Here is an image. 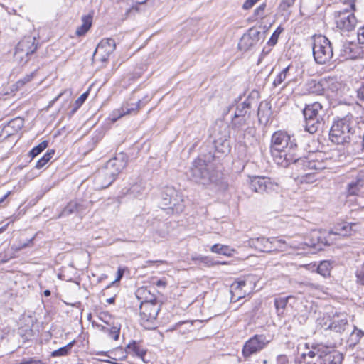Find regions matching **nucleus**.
<instances>
[{
	"mask_svg": "<svg viewBox=\"0 0 364 364\" xmlns=\"http://www.w3.org/2000/svg\"><path fill=\"white\" fill-rule=\"evenodd\" d=\"M331 269V263L328 261H323L318 266L317 272L318 274L326 277L330 275Z\"/></svg>",
	"mask_w": 364,
	"mask_h": 364,
	"instance_id": "obj_41",
	"label": "nucleus"
},
{
	"mask_svg": "<svg viewBox=\"0 0 364 364\" xmlns=\"http://www.w3.org/2000/svg\"><path fill=\"white\" fill-rule=\"evenodd\" d=\"M312 48L314 60L318 64H325L333 58L332 45L326 36H315Z\"/></svg>",
	"mask_w": 364,
	"mask_h": 364,
	"instance_id": "obj_6",
	"label": "nucleus"
},
{
	"mask_svg": "<svg viewBox=\"0 0 364 364\" xmlns=\"http://www.w3.org/2000/svg\"><path fill=\"white\" fill-rule=\"evenodd\" d=\"M127 349L129 353H134L144 362H146L144 357L146 354V351L144 348H142L138 343H136V341H132V343H129L127 346Z\"/></svg>",
	"mask_w": 364,
	"mask_h": 364,
	"instance_id": "obj_30",
	"label": "nucleus"
},
{
	"mask_svg": "<svg viewBox=\"0 0 364 364\" xmlns=\"http://www.w3.org/2000/svg\"><path fill=\"white\" fill-rule=\"evenodd\" d=\"M246 285L245 280L235 281L232 285L231 289L232 291L242 289Z\"/></svg>",
	"mask_w": 364,
	"mask_h": 364,
	"instance_id": "obj_53",
	"label": "nucleus"
},
{
	"mask_svg": "<svg viewBox=\"0 0 364 364\" xmlns=\"http://www.w3.org/2000/svg\"><path fill=\"white\" fill-rule=\"evenodd\" d=\"M360 185L358 182H353L349 183L348 186V193L349 196L358 195V192L360 189Z\"/></svg>",
	"mask_w": 364,
	"mask_h": 364,
	"instance_id": "obj_49",
	"label": "nucleus"
},
{
	"mask_svg": "<svg viewBox=\"0 0 364 364\" xmlns=\"http://www.w3.org/2000/svg\"><path fill=\"white\" fill-rule=\"evenodd\" d=\"M92 17L90 15L83 16L82 17V24L76 30V35L81 36L85 35L92 26Z\"/></svg>",
	"mask_w": 364,
	"mask_h": 364,
	"instance_id": "obj_31",
	"label": "nucleus"
},
{
	"mask_svg": "<svg viewBox=\"0 0 364 364\" xmlns=\"http://www.w3.org/2000/svg\"><path fill=\"white\" fill-rule=\"evenodd\" d=\"M363 336V333L360 330H358L355 326L354 327V330L351 333V339H353L355 337V342H358L361 336Z\"/></svg>",
	"mask_w": 364,
	"mask_h": 364,
	"instance_id": "obj_56",
	"label": "nucleus"
},
{
	"mask_svg": "<svg viewBox=\"0 0 364 364\" xmlns=\"http://www.w3.org/2000/svg\"><path fill=\"white\" fill-rule=\"evenodd\" d=\"M277 364H289V359L286 355H279L277 357Z\"/></svg>",
	"mask_w": 364,
	"mask_h": 364,
	"instance_id": "obj_57",
	"label": "nucleus"
},
{
	"mask_svg": "<svg viewBox=\"0 0 364 364\" xmlns=\"http://www.w3.org/2000/svg\"><path fill=\"white\" fill-rule=\"evenodd\" d=\"M248 119L249 117H237L234 115L231 122L232 128L237 132V134L240 133L246 125Z\"/></svg>",
	"mask_w": 364,
	"mask_h": 364,
	"instance_id": "obj_34",
	"label": "nucleus"
},
{
	"mask_svg": "<svg viewBox=\"0 0 364 364\" xmlns=\"http://www.w3.org/2000/svg\"><path fill=\"white\" fill-rule=\"evenodd\" d=\"M250 102L248 99L245 100L243 102L237 105L235 116L250 117Z\"/></svg>",
	"mask_w": 364,
	"mask_h": 364,
	"instance_id": "obj_29",
	"label": "nucleus"
},
{
	"mask_svg": "<svg viewBox=\"0 0 364 364\" xmlns=\"http://www.w3.org/2000/svg\"><path fill=\"white\" fill-rule=\"evenodd\" d=\"M150 100L149 95L145 96L142 100H139L136 103L126 104L120 109L113 112L112 120L117 121V119L126 114H135L141 107L144 106Z\"/></svg>",
	"mask_w": 364,
	"mask_h": 364,
	"instance_id": "obj_15",
	"label": "nucleus"
},
{
	"mask_svg": "<svg viewBox=\"0 0 364 364\" xmlns=\"http://www.w3.org/2000/svg\"><path fill=\"white\" fill-rule=\"evenodd\" d=\"M297 144L294 137L283 131L275 132L271 139L270 151L274 161L287 167L296 158Z\"/></svg>",
	"mask_w": 364,
	"mask_h": 364,
	"instance_id": "obj_1",
	"label": "nucleus"
},
{
	"mask_svg": "<svg viewBox=\"0 0 364 364\" xmlns=\"http://www.w3.org/2000/svg\"><path fill=\"white\" fill-rule=\"evenodd\" d=\"M156 285L157 287H165L166 285V282L162 279H159L156 282Z\"/></svg>",
	"mask_w": 364,
	"mask_h": 364,
	"instance_id": "obj_60",
	"label": "nucleus"
},
{
	"mask_svg": "<svg viewBox=\"0 0 364 364\" xmlns=\"http://www.w3.org/2000/svg\"><path fill=\"white\" fill-rule=\"evenodd\" d=\"M357 36L359 43L364 44V26L358 30Z\"/></svg>",
	"mask_w": 364,
	"mask_h": 364,
	"instance_id": "obj_58",
	"label": "nucleus"
},
{
	"mask_svg": "<svg viewBox=\"0 0 364 364\" xmlns=\"http://www.w3.org/2000/svg\"><path fill=\"white\" fill-rule=\"evenodd\" d=\"M319 364H341L343 359V354L338 351L323 353L320 358Z\"/></svg>",
	"mask_w": 364,
	"mask_h": 364,
	"instance_id": "obj_22",
	"label": "nucleus"
},
{
	"mask_svg": "<svg viewBox=\"0 0 364 364\" xmlns=\"http://www.w3.org/2000/svg\"><path fill=\"white\" fill-rule=\"evenodd\" d=\"M321 152H313L306 157L296 156L293 164L304 171H321L326 168L325 162L322 159Z\"/></svg>",
	"mask_w": 364,
	"mask_h": 364,
	"instance_id": "obj_8",
	"label": "nucleus"
},
{
	"mask_svg": "<svg viewBox=\"0 0 364 364\" xmlns=\"http://www.w3.org/2000/svg\"><path fill=\"white\" fill-rule=\"evenodd\" d=\"M249 243L251 247H255L260 252H271V245L269 238H266L264 237L253 238L249 241Z\"/></svg>",
	"mask_w": 364,
	"mask_h": 364,
	"instance_id": "obj_23",
	"label": "nucleus"
},
{
	"mask_svg": "<svg viewBox=\"0 0 364 364\" xmlns=\"http://www.w3.org/2000/svg\"><path fill=\"white\" fill-rule=\"evenodd\" d=\"M272 114L271 105L269 102L262 101L258 107L257 116L259 122L266 125L269 121Z\"/></svg>",
	"mask_w": 364,
	"mask_h": 364,
	"instance_id": "obj_20",
	"label": "nucleus"
},
{
	"mask_svg": "<svg viewBox=\"0 0 364 364\" xmlns=\"http://www.w3.org/2000/svg\"><path fill=\"white\" fill-rule=\"evenodd\" d=\"M293 296H287L286 297H278L274 299V306L277 309L278 315L284 314V309L289 299H293Z\"/></svg>",
	"mask_w": 364,
	"mask_h": 364,
	"instance_id": "obj_35",
	"label": "nucleus"
},
{
	"mask_svg": "<svg viewBox=\"0 0 364 364\" xmlns=\"http://www.w3.org/2000/svg\"><path fill=\"white\" fill-rule=\"evenodd\" d=\"M115 179L116 177L103 166L96 173L95 183L97 188L103 189L109 186Z\"/></svg>",
	"mask_w": 364,
	"mask_h": 364,
	"instance_id": "obj_19",
	"label": "nucleus"
},
{
	"mask_svg": "<svg viewBox=\"0 0 364 364\" xmlns=\"http://www.w3.org/2000/svg\"><path fill=\"white\" fill-rule=\"evenodd\" d=\"M23 119L20 117H17L11 120L6 127V128L12 129L14 132H18L23 127Z\"/></svg>",
	"mask_w": 364,
	"mask_h": 364,
	"instance_id": "obj_43",
	"label": "nucleus"
},
{
	"mask_svg": "<svg viewBox=\"0 0 364 364\" xmlns=\"http://www.w3.org/2000/svg\"><path fill=\"white\" fill-rule=\"evenodd\" d=\"M211 251L214 253L221 254L225 256H232V252H235L234 249H231L227 245L220 244H215L211 247Z\"/></svg>",
	"mask_w": 364,
	"mask_h": 364,
	"instance_id": "obj_36",
	"label": "nucleus"
},
{
	"mask_svg": "<svg viewBox=\"0 0 364 364\" xmlns=\"http://www.w3.org/2000/svg\"><path fill=\"white\" fill-rule=\"evenodd\" d=\"M77 200L69 202L67 205L62 210L57 218L67 217L71 214L76 213Z\"/></svg>",
	"mask_w": 364,
	"mask_h": 364,
	"instance_id": "obj_39",
	"label": "nucleus"
},
{
	"mask_svg": "<svg viewBox=\"0 0 364 364\" xmlns=\"http://www.w3.org/2000/svg\"><path fill=\"white\" fill-rule=\"evenodd\" d=\"M323 351L321 350L320 346H312V349L309 350L307 353H303L301 356L305 358L309 356L311 358L318 356L319 358L322 357Z\"/></svg>",
	"mask_w": 364,
	"mask_h": 364,
	"instance_id": "obj_45",
	"label": "nucleus"
},
{
	"mask_svg": "<svg viewBox=\"0 0 364 364\" xmlns=\"http://www.w3.org/2000/svg\"><path fill=\"white\" fill-rule=\"evenodd\" d=\"M326 83V88L335 95H338L343 88V85L335 78H329Z\"/></svg>",
	"mask_w": 364,
	"mask_h": 364,
	"instance_id": "obj_33",
	"label": "nucleus"
},
{
	"mask_svg": "<svg viewBox=\"0 0 364 364\" xmlns=\"http://www.w3.org/2000/svg\"><path fill=\"white\" fill-rule=\"evenodd\" d=\"M356 223L343 222L337 224L334 228L333 233L341 236H347L351 235L352 232H355L358 227Z\"/></svg>",
	"mask_w": 364,
	"mask_h": 364,
	"instance_id": "obj_21",
	"label": "nucleus"
},
{
	"mask_svg": "<svg viewBox=\"0 0 364 364\" xmlns=\"http://www.w3.org/2000/svg\"><path fill=\"white\" fill-rule=\"evenodd\" d=\"M262 33L257 28H252L248 32L244 34L239 43V47L241 50H247L257 44L260 40Z\"/></svg>",
	"mask_w": 364,
	"mask_h": 364,
	"instance_id": "obj_18",
	"label": "nucleus"
},
{
	"mask_svg": "<svg viewBox=\"0 0 364 364\" xmlns=\"http://www.w3.org/2000/svg\"><path fill=\"white\" fill-rule=\"evenodd\" d=\"M188 176L196 183L205 187L218 186L220 178V173L213 168L212 164L200 157L192 163Z\"/></svg>",
	"mask_w": 364,
	"mask_h": 364,
	"instance_id": "obj_2",
	"label": "nucleus"
},
{
	"mask_svg": "<svg viewBox=\"0 0 364 364\" xmlns=\"http://www.w3.org/2000/svg\"><path fill=\"white\" fill-rule=\"evenodd\" d=\"M75 344V341H72L68 343L66 346H63L58 350H55L51 353L52 357H62L70 354L72 348Z\"/></svg>",
	"mask_w": 364,
	"mask_h": 364,
	"instance_id": "obj_37",
	"label": "nucleus"
},
{
	"mask_svg": "<svg viewBox=\"0 0 364 364\" xmlns=\"http://www.w3.org/2000/svg\"><path fill=\"white\" fill-rule=\"evenodd\" d=\"M354 123L353 116L350 114L333 122L331 127L329 138L336 144H343L350 140L352 127Z\"/></svg>",
	"mask_w": 364,
	"mask_h": 364,
	"instance_id": "obj_3",
	"label": "nucleus"
},
{
	"mask_svg": "<svg viewBox=\"0 0 364 364\" xmlns=\"http://www.w3.org/2000/svg\"><path fill=\"white\" fill-rule=\"evenodd\" d=\"M101 329L104 332L107 333L109 336L114 341H117L119 339L120 325H114L112 327L102 326Z\"/></svg>",
	"mask_w": 364,
	"mask_h": 364,
	"instance_id": "obj_40",
	"label": "nucleus"
},
{
	"mask_svg": "<svg viewBox=\"0 0 364 364\" xmlns=\"http://www.w3.org/2000/svg\"><path fill=\"white\" fill-rule=\"evenodd\" d=\"M356 282L364 286V262L358 267L355 272Z\"/></svg>",
	"mask_w": 364,
	"mask_h": 364,
	"instance_id": "obj_47",
	"label": "nucleus"
},
{
	"mask_svg": "<svg viewBox=\"0 0 364 364\" xmlns=\"http://www.w3.org/2000/svg\"><path fill=\"white\" fill-rule=\"evenodd\" d=\"M55 151L53 149L48 150L46 154L43 155V157H41L36 164V168L38 169H40L43 168L52 158L53 155L54 154Z\"/></svg>",
	"mask_w": 364,
	"mask_h": 364,
	"instance_id": "obj_42",
	"label": "nucleus"
},
{
	"mask_svg": "<svg viewBox=\"0 0 364 364\" xmlns=\"http://www.w3.org/2000/svg\"><path fill=\"white\" fill-rule=\"evenodd\" d=\"M36 49V38L31 36L25 37L17 44L14 57L20 63H26L28 60V56L33 54Z\"/></svg>",
	"mask_w": 364,
	"mask_h": 364,
	"instance_id": "obj_12",
	"label": "nucleus"
},
{
	"mask_svg": "<svg viewBox=\"0 0 364 364\" xmlns=\"http://www.w3.org/2000/svg\"><path fill=\"white\" fill-rule=\"evenodd\" d=\"M177 190L173 186H166L161 193V205L164 209H167L171 204V200L177 194Z\"/></svg>",
	"mask_w": 364,
	"mask_h": 364,
	"instance_id": "obj_24",
	"label": "nucleus"
},
{
	"mask_svg": "<svg viewBox=\"0 0 364 364\" xmlns=\"http://www.w3.org/2000/svg\"><path fill=\"white\" fill-rule=\"evenodd\" d=\"M350 9H344L334 12L336 27L343 31H353L357 23V19L352 12L355 11V4H351Z\"/></svg>",
	"mask_w": 364,
	"mask_h": 364,
	"instance_id": "obj_9",
	"label": "nucleus"
},
{
	"mask_svg": "<svg viewBox=\"0 0 364 364\" xmlns=\"http://www.w3.org/2000/svg\"><path fill=\"white\" fill-rule=\"evenodd\" d=\"M185 208L184 199L183 195L178 191L177 194L171 200V204L167 209H171L176 213H180L183 211Z\"/></svg>",
	"mask_w": 364,
	"mask_h": 364,
	"instance_id": "obj_25",
	"label": "nucleus"
},
{
	"mask_svg": "<svg viewBox=\"0 0 364 364\" xmlns=\"http://www.w3.org/2000/svg\"><path fill=\"white\" fill-rule=\"evenodd\" d=\"M145 188L142 181L136 182L131 186V187L123 192L124 194L130 195L134 198H139L144 194Z\"/></svg>",
	"mask_w": 364,
	"mask_h": 364,
	"instance_id": "obj_27",
	"label": "nucleus"
},
{
	"mask_svg": "<svg viewBox=\"0 0 364 364\" xmlns=\"http://www.w3.org/2000/svg\"><path fill=\"white\" fill-rule=\"evenodd\" d=\"M283 31V28H281L280 26L278 27L275 31L272 34L269 41L267 42V44L269 46H274L277 44V41H278V38H279V36L280 35V33L282 32Z\"/></svg>",
	"mask_w": 364,
	"mask_h": 364,
	"instance_id": "obj_48",
	"label": "nucleus"
},
{
	"mask_svg": "<svg viewBox=\"0 0 364 364\" xmlns=\"http://www.w3.org/2000/svg\"><path fill=\"white\" fill-rule=\"evenodd\" d=\"M266 9V4L263 3L260 4L254 11V16L256 18H264V10Z\"/></svg>",
	"mask_w": 364,
	"mask_h": 364,
	"instance_id": "obj_50",
	"label": "nucleus"
},
{
	"mask_svg": "<svg viewBox=\"0 0 364 364\" xmlns=\"http://www.w3.org/2000/svg\"><path fill=\"white\" fill-rule=\"evenodd\" d=\"M295 0H282L279 4V8L282 10H287L294 4Z\"/></svg>",
	"mask_w": 364,
	"mask_h": 364,
	"instance_id": "obj_54",
	"label": "nucleus"
},
{
	"mask_svg": "<svg viewBox=\"0 0 364 364\" xmlns=\"http://www.w3.org/2000/svg\"><path fill=\"white\" fill-rule=\"evenodd\" d=\"M318 232L314 231L311 233V240L310 243L301 242L294 240L291 237H286L287 251L290 250H306V247H313L317 250H321L323 245H328L325 238L318 235Z\"/></svg>",
	"mask_w": 364,
	"mask_h": 364,
	"instance_id": "obj_11",
	"label": "nucleus"
},
{
	"mask_svg": "<svg viewBox=\"0 0 364 364\" xmlns=\"http://www.w3.org/2000/svg\"><path fill=\"white\" fill-rule=\"evenodd\" d=\"M127 164V156L124 153H119L109 159L104 167L116 178L125 168Z\"/></svg>",
	"mask_w": 364,
	"mask_h": 364,
	"instance_id": "obj_16",
	"label": "nucleus"
},
{
	"mask_svg": "<svg viewBox=\"0 0 364 364\" xmlns=\"http://www.w3.org/2000/svg\"><path fill=\"white\" fill-rule=\"evenodd\" d=\"M115 48L116 43L114 39L112 38H103L98 43L94 52V56L102 62H107Z\"/></svg>",
	"mask_w": 364,
	"mask_h": 364,
	"instance_id": "obj_14",
	"label": "nucleus"
},
{
	"mask_svg": "<svg viewBox=\"0 0 364 364\" xmlns=\"http://www.w3.org/2000/svg\"><path fill=\"white\" fill-rule=\"evenodd\" d=\"M271 338L264 334H255L243 345L242 354L245 360L259 353L270 343Z\"/></svg>",
	"mask_w": 364,
	"mask_h": 364,
	"instance_id": "obj_7",
	"label": "nucleus"
},
{
	"mask_svg": "<svg viewBox=\"0 0 364 364\" xmlns=\"http://www.w3.org/2000/svg\"><path fill=\"white\" fill-rule=\"evenodd\" d=\"M35 75V73H31L28 75H26V76H24L23 78L20 79L19 80H18L16 82V86L17 87H21L22 86H23L25 84H26L27 82H30L33 76Z\"/></svg>",
	"mask_w": 364,
	"mask_h": 364,
	"instance_id": "obj_52",
	"label": "nucleus"
},
{
	"mask_svg": "<svg viewBox=\"0 0 364 364\" xmlns=\"http://www.w3.org/2000/svg\"><path fill=\"white\" fill-rule=\"evenodd\" d=\"M34 240V237H33L32 238H31L28 242L26 243H23L21 245V248H24V247H26L29 243H31L33 242V240Z\"/></svg>",
	"mask_w": 364,
	"mask_h": 364,
	"instance_id": "obj_63",
	"label": "nucleus"
},
{
	"mask_svg": "<svg viewBox=\"0 0 364 364\" xmlns=\"http://www.w3.org/2000/svg\"><path fill=\"white\" fill-rule=\"evenodd\" d=\"M64 94V92H60L57 97H55L53 100H52L49 104H48V107H52L54 103Z\"/></svg>",
	"mask_w": 364,
	"mask_h": 364,
	"instance_id": "obj_59",
	"label": "nucleus"
},
{
	"mask_svg": "<svg viewBox=\"0 0 364 364\" xmlns=\"http://www.w3.org/2000/svg\"><path fill=\"white\" fill-rule=\"evenodd\" d=\"M250 188L257 193L269 194L277 192L279 183L269 177L256 176L250 178Z\"/></svg>",
	"mask_w": 364,
	"mask_h": 364,
	"instance_id": "obj_10",
	"label": "nucleus"
},
{
	"mask_svg": "<svg viewBox=\"0 0 364 364\" xmlns=\"http://www.w3.org/2000/svg\"><path fill=\"white\" fill-rule=\"evenodd\" d=\"M48 141H43L41 143H40L36 146L33 147L29 152V156H31L32 159L37 156L38 154H40L48 146Z\"/></svg>",
	"mask_w": 364,
	"mask_h": 364,
	"instance_id": "obj_46",
	"label": "nucleus"
},
{
	"mask_svg": "<svg viewBox=\"0 0 364 364\" xmlns=\"http://www.w3.org/2000/svg\"><path fill=\"white\" fill-rule=\"evenodd\" d=\"M161 303L156 299L143 301L139 307L141 324L146 328H154Z\"/></svg>",
	"mask_w": 364,
	"mask_h": 364,
	"instance_id": "obj_5",
	"label": "nucleus"
},
{
	"mask_svg": "<svg viewBox=\"0 0 364 364\" xmlns=\"http://www.w3.org/2000/svg\"><path fill=\"white\" fill-rule=\"evenodd\" d=\"M292 69L291 65L284 68L275 77L273 81L272 85L274 87H277L281 85L286 80L290 77V70Z\"/></svg>",
	"mask_w": 364,
	"mask_h": 364,
	"instance_id": "obj_28",
	"label": "nucleus"
},
{
	"mask_svg": "<svg viewBox=\"0 0 364 364\" xmlns=\"http://www.w3.org/2000/svg\"><path fill=\"white\" fill-rule=\"evenodd\" d=\"M353 44L350 42H343L339 48L340 56L344 59L353 58L354 57Z\"/></svg>",
	"mask_w": 364,
	"mask_h": 364,
	"instance_id": "obj_32",
	"label": "nucleus"
},
{
	"mask_svg": "<svg viewBox=\"0 0 364 364\" xmlns=\"http://www.w3.org/2000/svg\"><path fill=\"white\" fill-rule=\"evenodd\" d=\"M86 208H87V206L85 205L84 203L77 200V208H76L77 214H79V215L83 214L85 213Z\"/></svg>",
	"mask_w": 364,
	"mask_h": 364,
	"instance_id": "obj_55",
	"label": "nucleus"
},
{
	"mask_svg": "<svg viewBox=\"0 0 364 364\" xmlns=\"http://www.w3.org/2000/svg\"><path fill=\"white\" fill-rule=\"evenodd\" d=\"M327 321L322 324L325 330H331L342 333L348 327V315L343 312H336L331 316H328Z\"/></svg>",
	"mask_w": 364,
	"mask_h": 364,
	"instance_id": "obj_13",
	"label": "nucleus"
},
{
	"mask_svg": "<svg viewBox=\"0 0 364 364\" xmlns=\"http://www.w3.org/2000/svg\"><path fill=\"white\" fill-rule=\"evenodd\" d=\"M11 191H8L4 196L0 198V205L5 202L6 198L10 196Z\"/></svg>",
	"mask_w": 364,
	"mask_h": 364,
	"instance_id": "obj_61",
	"label": "nucleus"
},
{
	"mask_svg": "<svg viewBox=\"0 0 364 364\" xmlns=\"http://www.w3.org/2000/svg\"><path fill=\"white\" fill-rule=\"evenodd\" d=\"M299 181L301 183H307L311 184L316 181V172H310L304 173L299 177Z\"/></svg>",
	"mask_w": 364,
	"mask_h": 364,
	"instance_id": "obj_44",
	"label": "nucleus"
},
{
	"mask_svg": "<svg viewBox=\"0 0 364 364\" xmlns=\"http://www.w3.org/2000/svg\"><path fill=\"white\" fill-rule=\"evenodd\" d=\"M230 133L228 127L215 128L214 144L216 150L222 153L229 151L230 145L228 141Z\"/></svg>",
	"mask_w": 364,
	"mask_h": 364,
	"instance_id": "obj_17",
	"label": "nucleus"
},
{
	"mask_svg": "<svg viewBox=\"0 0 364 364\" xmlns=\"http://www.w3.org/2000/svg\"><path fill=\"white\" fill-rule=\"evenodd\" d=\"M88 96L87 92L82 94L75 102V108L72 112L74 113L84 103Z\"/></svg>",
	"mask_w": 364,
	"mask_h": 364,
	"instance_id": "obj_51",
	"label": "nucleus"
},
{
	"mask_svg": "<svg viewBox=\"0 0 364 364\" xmlns=\"http://www.w3.org/2000/svg\"><path fill=\"white\" fill-rule=\"evenodd\" d=\"M122 275H123V272H122L120 269H119L118 270V277L116 280L117 281L119 280L122 278Z\"/></svg>",
	"mask_w": 364,
	"mask_h": 364,
	"instance_id": "obj_64",
	"label": "nucleus"
},
{
	"mask_svg": "<svg viewBox=\"0 0 364 364\" xmlns=\"http://www.w3.org/2000/svg\"><path fill=\"white\" fill-rule=\"evenodd\" d=\"M305 130L310 134L316 133L323 123L324 110L318 102L306 105L303 110Z\"/></svg>",
	"mask_w": 364,
	"mask_h": 364,
	"instance_id": "obj_4",
	"label": "nucleus"
},
{
	"mask_svg": "<svg viewBox=\"0 0 364 364\" xmlns=\"http://www.w3.org/2000/svg\"><path fill=\"white\" fill-rule=\"evenodd\" d=\"M306 90L309 91V93L316 95H321L324 90L323 85L320 82H317L315 80H311L309 82L306 84Z\"/></svg>",
	"mask_w": 364,
	"mask_h": 364,
	"instance_id": "obj_38",
	"label": "nucleus"
},
{
	"mask_svg": "<svg viewBox=\"0 0 364 364\" xmlns=\"http://www.w3.org/2000/svg\"><path fill=\"white\" fill-rule=\"evenodd\" d=\"M269 243L271 245V252L273 251H280V252H287V242L286 238H279V237H270L269 238Z\"/></svg>",
	"mask_w": 364,
	"mask_h": 364,
	"instance_id": "obj_26",
	"label": "nucleus"
},
{
	"mask_svg": "<svg viewBox=\"0 0 364 364\" xmlns=\"http://www.w3.org/2000/svg\"><path fill=\"white\" fill-rule=\"evenodd\" d=\"M21 364H43L40 360H30L28 362H26Z\"/></svg>",
	"mask_w": 364,
	"mask_h": 364,
	"instance_id": "obj_62",
	"label": "nucleus"
}]
</instances>
